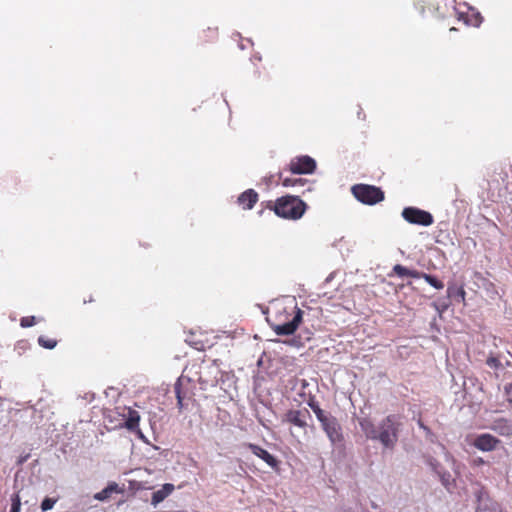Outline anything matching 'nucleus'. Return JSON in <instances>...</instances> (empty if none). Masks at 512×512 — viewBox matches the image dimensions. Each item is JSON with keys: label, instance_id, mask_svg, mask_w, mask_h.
<instances>
[{"label": "nucleus", "instance_id": "nucleus-1", "mask_svg": "<svg viewBox=\"0 0 512 512\" xmlns=\"http://www.w3.org/2000/svg\"><path fill=\"white\" fill-rule=\"evenodd\" d=\"M303 319V311L294 301L276 302L267 312L266 320L278 336L292 335Z\"/></svg>", "mask_w": 512, "mask_h": 512}, {"label": "nucleus", "instance_id": "nucleus-2", "mask_svg": "<svg viewBox=\"0 0 512 512\" xmlns=\"http://www.w3.org/2000/svg\"><path fill=\"white\" fill-rule=\"evenodd\" d=\"M307 405L314 412L317 420L320 422L323 431L333 445L342 443L344 440L342 428L336 417L329 412L324 411L315 396H310Z\"/></svg>", "mask_w": 512, "mask_h": 512}, {"label": "nucleus", "instance_id": "nucleus-3", "mask_svg": "<svg viewBox=\"0 0 512 512\" xmlns=\"http://www.w3.org/2000/svg\"><path fill=\"white\" fill-rule=\"evenodd\" d=\"M281 218L289 220L300 219L306 211L307 205L298 196L286 195L270 202L267 206Z\"/></svg>", "mask_w": 512, "mask_h": 512}, {"label": "nucleus", "instance_id": "nucleus-4", "mask_svg": "<svg viewBox=\"0 0 512 512\" xmlns=\"http://www.w3.org/2000/svg\"><path fill=\"white\" fill-rule=\"evenodd\" d=\"M401 423L396 415H388L377 426L374 440L379 441L384 447L393 449L398 441Z\"/></svg>", "mask_w": 512, "mask_h": 512}, {"label": "nucleus", "instance_id": "nucleus-5", "mask_svg": "<svg viewBox=\"0 0 512 512\" xmlns=\"http://www.w3.org/2000/svg\"><path fill=\"white\" fill-rule=\"evenodd\" d=\"M352 195L365 205H375L384 200V191L377 186L369 184H355L351 187Z\"/></svg>", "mask_w": 512, "mask_h": 512}, {"label": "nucleus", "instance_id": "nucleus-6", "mask_svg": "<svg viewBox=\"0 0 512 512\" xmlns=\"http://www.w3.org/2000/svg\"><path fill=\"white\" fill-rule=\"evenodd\" d=\"M191 386L192 385L190 379L182 377H180L174 385L177 407L180 412H182L184 409H187L190 402L193 401V392Z\"/></svg>", "mask_w": 512, "mask_h": 512}, {"label": "nucleus", "instance_id": "nucleus-7", "mask_svg": "<svg viewBox=\"0 0 512 512\" xmlns=\"http://www.w3.org/2000/svg\"><path fill=\"white\" fill-rule=\"evenodd\" d=\"M393 274L399 277L423 278L429 285L436 289H442L444 287V283L438 280L435 276L417 270L408 269L401 264H396L389 276H392Z\"/></svg>", "mask_w": 512, "mask_h": 512}, {"label": "nucleus", "instance_id": "nucleus-8", "mask_svg": "<svg viewBox=\"0 0 512 512\" xmlns=\"http://www.w3.org/2000/svg\"><path fill=\"white\" fill-rule=\"evenodd\" d=\"M315 169L316 161L308 155H302L292 158L284 171L292 174H312Z\"/></svg>", "mask_w": 512, "mask_h": 512}, {"label": "nucleus", "instance_id": "nucleus-9", "mask_svg": "<svg viewBox=\"0 0 512 512\" xmlns=\"http://www.w3.org/2000/svg\"><path fill=\"white\" fill-rule=\"evenodd\" d=\"M402 217L411 224L430 226L434 219L431 213L416 207H406L402 211Z\"/></svg>", "mask_w": 512, "mask_h": 512}, {"label": "nucleus", "instance_id": "nucleus-10", "mask_svg": "<svg viewBox=\"0 0 512 512\" xmlns=\"http://www.w3.org/2000/svg\"><path fill=\"white\" fill-rule=\"evenodd\" d=\"M310 418V412L307 409H289L281 418L282 423H287L301 429L308 426L307 419Z\"/></svg>", "mask_w": 512, "mask_h": 512}, {"label": "nucleus", "instance_id": "nucleus-11", "mask_svg": "<svg viewBox=\"0 0 512 512\" xmlns=\"http://www.w3.org/2000/svg\"><path fill=\"white\" fill-rule=\"evenodd\" d=\"M499 443L500 440L498 438L488 433L478 435L473 441V445L477 449L485 452L493 451Z\"/></svg>", "mask_w": 512, "mask_h": 512}, {"label": "nucleus", "instance_id": "nucleus-12", "mask_svg": "<svg viewBox=\"0 0 512 512\" xmlns=\"http://www.w3.org/2000/svg\"><path fill=\"white\" fill-rule=\"evenodd\" d=\"M246 447L258 458L262 459L267 465H269L271 468H277L278 467V460L271 455L267 450L262 448L259 445L253 444V443H247Z\"/></svg>", "mask_w": 512, "mask_h": 512}, {"label": "nucleus", "instance_id": "nucleus-13", "mask_svg": "<svg viewBox=\"0 0 512 512\" xmlns=\"http://www.w3.org/2000/svg\"><path fill=\"white\" fill-rule=\"evenodd\" d=\"M123 413L121 414L124 419V427L127 428L130 431L138 430L139 422H140V415L138 411L130 408V407H123Z\"/></svg>", "mask_w": 512, "mask_h": 512}, {"label": "nucleus", "instance_id": "nucleus-14", "mask_svg": "<svg viewBox=\"0 0 512 512\" xmlns=\"http://www.w3.org/2000/svg\"><path fill=\"white\" fill-rule=\"evenodd\" d=\"M258 193L254 189H247L238 197V204L246 210H250L258 201Z\"/></svg>", "mask_w": 512, "mask_h": 512}, {"label": "nucleus", "instance_id": "nucleus-15", "mask_svg": "<svg viewBox=\"0 0 512 512\" xmlns=\"http://www.w3.org/2000/svg\"><path fill=\"white\" fill-rule=\"evenodd\" d=\"M491 429L501 436L512 438V421L508 419H497L493 422Z\"/></svg>", "mask_w": 512, "mask_h": 512}, {"label": "nucleus", "instance_id": "nucleus-16", "mask_svg": "<svg viewBox=\"0 0 512 512\" xmlns=\"http://www.w3.org/2000/svg\"><path fill=\"white\" fill-rule=\"evenodd\" d=\"M175 487L171 483H166L161 489L155 491L151 497L152 505L156 506L160 502L164 501L173 491Z\"/></svg>", "mask_w": 512, "mask_h": 512}, {"label": "nucleus", "instance_id": "nucleus-17", "mask_svg": "<svg viewBox=\"0 0 512 512\" xmlns=\"http://www.w3.org/2000/svg\"><path fill=\"white\" fill-rule=\"evenodd\" d=\"M447 296L459 303H462L463 305H466V291L463 285L456 286L455 284H449L447 288Z\"/></svg>", "mask_w": 512, "mask_h": 512}, {"label": "nucleus", "instance_id": "nucleus-18", "mask_svg": "<svg viewBox=\"0 0 512 512\" xmlns=\"http://www.w3.org/2000/svg\"><path fill=\"white\" fill-rule=\"evenodd\" d=\"M123 490L119 488L115 482L109 483L102 491L96 493L94 498L99 501H105L111 497L113 493H122Z\"/></svg>", "mask_w": 512, "mask_h": 512}, {"label": "nucleus", "instance_id": "nucleus-19", "mask_svg": "<svg viewBox=\"0 0 512 512\" xmlns=\"http://www.w3.org/2000/svg\"><path fill=\"white\" fill-rule=\"evenodd\" d=\"M284 174V169L278 174L279 181L284 187L304 186L307 182L305 179L285 176Z\"/></svg>", "mask_w": 512, "mask_h": 512}, {"label": "nucleus", "instance_id": "nucleus-20", "mask_svg": "<svg viewBox=\"0 0 512 512\" xmlns=\"http://www.w3.org/2000/svg\"><path fill=\"white\" fill-rule=\"evenodd\" d=\"M359 424L366 437L374 440L377 433V427L373 422L370 419L364 418L360 420Z\"/></svg>", "mask_w": 512, "mask_h": 512}, {"label": "nucleus", "instance_id": "nucleus-21", "mask_svg": "<svg viewBox=\"0 0 512 512\" xmlns=\"http://www.w3.org/2000/svg\"><path fill=\"white\" fill-rule=\"evenodd\" d=\"M199 38L204 43L214 42L218 38V29L213 27H208L203 30L200 34Z\"/></svg>", "mask_w": 512, "mask_h": 512}, {"label": "nucleus", "instance_id": "nucleus-22", "mask_svg": "<svg viewBox=\"0 0 512 512\" xmlns=\"http://www.w3.org/2000/svg\"><path fill=\"white\" fill-rule=\"evenodd\" d=\"M38 343L45 349H53L57 345V340L48 336L41 335L38 338Z\"/></svg>", "mask_w": 512, "mask_h": 512}, {"label": "nucleus", "instance_id": "nucleus-23", "mask_svg": "<svg viewBox=\"0 0 512 512\" xmlns=\"http://www.w3.org/2000/svg\"><path fill=\"white\" fill-rule=\"evenodd\" d=\"M11 509L10 512H20L21 509V499L18 493H15L11 497Z\"/></svg>", "mask_w": 512, "mask_h": 512}, {"label": "nucleus", "instance_id": "nucleus-24", "mask_svg": "<svg viewBox=\"0 0 512 512\" xmlns=\"http://www.w3.org/2000/svg\"><path fill=\"white\" fill-rule=\"evenodd\" d=\"M58 501L57 498H49V497H46L42 503H41V510L43 512H46L50 509H52L55 505V503Z\"/></svg>", "mask_w": 512, "mask_h": 512}, {"label": "nucleus", "instance_id": "nucleus-25", "mask_svg": "<svg viewBox=\"0 0 512 512\" xmlns=\"http://www.w3.org/2000/svg\"><path fill=\"white\" fill-rule=\"evenodd\" d=\"M36 324V318L35 316H25L22 317L20 320V325L23 328H29Z\"/></svg>", "mask_w": 512, "mask_h": 512}, {"label": "nucleus", "instance_id": "nucleus-26", "mask_svg": "<svg viewBox=\"0 0 512 512\" xmlns=\"http://www.w3.org/2000/svg\"><path fill=\"white\" fill-rule=\"evenodd\" d=\"M486 364L493 369H499L502 367L499 358L496 356H489L486 360Z\"/></svg>", "mask_w": 512, "mask_h": 512}, {"label": "nucleus", "instance_id": "nucleus-27", "mask_svg": "<svg viewBox=\"0 0 512 512\" xmlns=\"http://www.w3.org/2000/svg\"><path fill=\"white\" fill-rule=\"evenodd\" d=\"M473 17H474V19L473 20H467V23L471 24L473 26H479L481 21H482V17L480 16L479 13L473 14Z\"/></svg>", "mask_w": 512, "mask_h": 512}, {"label": "nucleus", "instance_id": "nucleus-28", "mask_svg": "<svg viewBox=\"0 0 512 512\" xmlns=\"http://www.w3.org/2000/svg\"><path fill=\"white\" fill-rule=\"evenodd\" d=\"M507 400L512 403V384L506 388Z\"/></svg>", "mask_w": 512, "mask_h": 512}, {"label": "nucleus", "instance_id": "nucleus-29", "mask_svg": "<svg viewBox=\"0 0 512 512\" xmlns=\"http://www.w3.org/2000/svg\"><path fill=\"white\" fill-rule=\"evenodd\" d=\"M418 425H419V427H420L421 429H423L427 434H428V433H430V429H429L426 425H424V423H423L421 420H419V421H418Z\"/></svg>", "mask_w": 512, "mask_h": 512}, {"label": "nucleus", "instance_id": "nucleus-30", "mask_svg": "<svg viewBox=\"0 0 512 512\" xmlns=\"http://www.w3.org/2000/svg\"><path fill=\"white\" fill-rule=\"evenodd\" d=\"M434 306L440 313L448 308V305H443L442 308H439V306L436 304H434Z\"/></svg>", "mask_w": 512, "mask_h": 512}, {"label": "nucleus", "instance_id": "nucleus-31", "mask_svg": "<svg viewBox=\"0 0 512 512\" xmlns=\"http://www.w3.org/2000/svg\"><path fill=\"white\" fill-rule=\"evenodd\" d=\"M474 462L478 465L484 464V460L482 458H477Z\"/></svg>", "mask_w": 512, "mask_h": 512}, {"label": "nucleus", "instance_id": "nucleus-32", "mask_svg": "<svg viewBox=\"0 0 512 512\" xmlns=\"http://www.w3.org/2000/svg\"><path fill=\"white\" fill-rule=\"evenodd\" d=\"M362 114V110L360 109L358 112V117L360 118V115Z\"/></svg>", "mask_w": 512, "mask_h": 512}]
</instances>
